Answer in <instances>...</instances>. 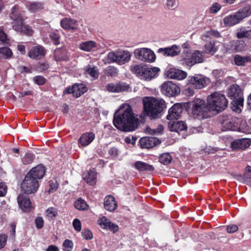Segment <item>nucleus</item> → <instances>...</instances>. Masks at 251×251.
Masks as SVG:
<instances>
[{"label": "nucleus", "mask_w": 251, "mask_h": 251, "mask_svg": "<svg viewBox=\"0 0 251 251\" xmlns=\"http://www.w3.org/2000/svg\"><path fill=\"white\" fill-rule=\"evenodd\" d=\"M75 206L76 209L80 210H84L88 208L86 202L81 199H78L75 201Z\"/></svg>", "instance_id": "40"}, {"label": "nucleus", "mask_w": 251, "mask_h": 251, "mask_svg": "<svg viewBox=\"0 0 251 251\" xmlns=\"http://www.w3.org/2000/svg\"><path fill=\"white\" fill-rule=\"evenodd\" d=\"M203 37L211 38L212 37H218L220 36V33L216 30H210L208 31L204 34Z\"/></svg>", "instance_id": "55"}, {"label": "nucleus", "mask_w": 251, "mask_h": 251, "mask_svg": "<svg viewBox=\"0 0 251 251\" xmlns=\"http://www.w3.org/2000/svg\"><path fill=\"white\" fill-rule=\"evenodd\" d=\"M159 160L161 164L166 165L171 162L172 157L169 153H163L160 155Z\"/></svg>", "instance_id": "38"}, {"label": "nucleus", "mask_w": 251, "mask_h": 251, "mask_svg": "<svg viewBox=\"0 0 251 251\" xmlns=\"http://www.w3.org/2000/svg\"><path fill=\"white\" fill-rule=\"evenodd\" d=\"M108 58L112 62L123 65L129 61L131 54L126 50H119L117 51L110 52L108 54Z\"/></svg>", "instance_id": "10"}, {"label": "nucleus", "mask_w": 251, "mask_h": 251, "mask_svg": "<svg viewBox=\"0 0 251 251\" xmlns=\"http://www.w3.org/2000/svg\"><path fill=\"white\" fill-rule=\"evenodd\" d=\"M182 111V104L178 103H176L169 109L167 118L170 121L175 119L177 120L181 117Z\"/></svg>", "instance_id": "17"}, {"label": "nucleus", "mask_w": 251, "mask_h": 251, "mask_svg": "<svg viewBox=\"0 0 251 251\" xmlns=\"http://www.w3.org/2000/svg\"><path fill=\"white\" fill-rule=\"evenodd\" d=\"M227 96L232 100L243 98L242 90L236 84H233L230 87L227 92Z\"/></svg>", "instance_id": "26"}, {"label": "nucleus", "mask_w": 251, "mask_h": 251, "mask_svg": "<svg viewBox=\"0 0 251 251\" xmlns=\"http://www.w3.org/2000/svg\"><path fill=\"white\" fill-rule=\"evenodd\" d=\"M204 52L207 54H213L217 50L214 42H209L204 45Z\"/></svg>", "instance_id": "37"}, {"label": "nucleus", "mask_w": 251, "mask_h": 251, "mask_svg": "<svg viewBox=\"0 0 251 251\" xmlns=\"http://www.w3.org/2000/svg\"><path fill=\"white\" fill-rule=\"evenodd\" d=\"M98 47V44L95 41H88L82 42L79 45V48L85 51H90Z\"/></svg>", "instance_id": "32"}, {"label": "nucleus", "mask_w": 251, "mask_h": 251, "mask_svg": "<svg viewBox=\"0 0 251 251\" xmlns=\"http://www.w3.org/2000/svg\"><path fill=\"white\" fill-rule=\"evenodd\" d=\"M161 91L165 95L170 97L177 95L180 93V90L176 84L171 81H167L162 84Z\"/></svg>", "instance_id": "13"}, {"label": "nucleus", "mask_w": 251, "mask_h": 251, "mask_svg": "<svg viewBox=\"0 0 251 251\" xmlns=\"http://www.w3.org/2000/svg\"><path fill=\"white\" fill-rule=\"evenodd\" d=\"M231 49L240 52L246 50V44L243 41L236 40L232 42Z\"/></svg>", "instance_id": "36"}, {"label": "nucleus", "mask_w": 251, "mask_h": 251, "mask_svg": "<svg viewBox=\"0 0 251 251\" xmlns=\"http://www.w3.org/2000/svg\"><path fill=\"white\" fill-rule=\"evenodd\" d=\"M0 54L6 59L11 58L13 55L12 50L8 47L0 48Z\"/></svg>", "instance_id": "39"}, {"label": "nucleus", "mask_w": 251, "mask_h": 251, "mask_svg": "<svg viewBox=\"0 0 251 251\" xmlns=\"http://www.w3.org/2000/svg\"><path fill=\"white\" fill-rule=\"evenodd\" d=\"M36 226L38 228H41L44 225V220L42 217H39L35 219Z\"/></svg>", "instance_id": "59"}, {"label": "nucleus", "mask_w": 251, "mask_h": 251, "mask_svg": "<svg viewBox=\"0 0 251 251\" xmlns=\"http://www.w3.org/2000/svg\"><path fill=\"white\" fill-rule=\"evenodd\" d=\"M166 5L169 9H174L176 6V1L175 0H167Z\"/></svg>", "instance_id": "60"}, {"label": "nucleus", "mask_w": 251, "mask_h": 251, "mask_svg": "<svg viewBox=\"0 0 251 251\" xmlns=\"http://www.w3.org/2000/svg\"><path fill=\"white\" fill-rule=\"evenodd\" d=\"M165 75L170 79L182 80L187 76V73L182 70L174 68H168L165 70Z\"/></svg>", "instance_id": "14"}, {"label": "nucleus", "mask_w": 251, "mask_h": 251, "mask_svg": "<svg viewBox=\"0 0 251 251\" xmlns=\"http://www.w3.org/2000/svg\"><path fill=\"white\" fill-rule=\"evenodd\" d=\"M168 127L172 131L179 132L187 129V126L183 121H170L168 123Z\"/></svg>", "instance_id": "27"}, {"label": "nucleus", "mask_w": 251, "mask_h": 251, "mask_svg": "<svg viewBox=\"0 0 251 251\" xmlns=\"http://www.w3.org/2000/svg\"><path fill=\"white\" fill-rule=\"evenodd\" d=\"M46 251H59V249L54 245L49 246Z\"/></svg>", "instance_id": "64"}, {"label": "nucleus", "mask_w": 251, "mask_h": 251, "mask_svg": "<svg viewBox=\"0 0 251 251\" xmlns=\"http://www.w3.org/2000/svg\"><path fill=\"white\" fill-rule=\"evenodd\" d=\"M181 56V64L190 68L196 64L202 62L204 55L199 50H195L193 52L190 50H183Z\"/></svg>", "instance_id": "8"}, {"label": "nucleus", "mask_w": 251, "mask_h": 251, "mask_svg": "<svg viewBox=\"0 0 251 251\" xmlns=\"http://www.w3.org/2000/svg\"><path fill=\"white\" fill-rule=\"evenodd\" d=\"M134 56L138 60L150 63L153 62L156 59L153 51L145 48L136 49L134 50Z\"/></svg>", "instance_id": "11"}, {"label": "nucleus", "mask_w": 251, "mask_h": 251, "mask_svg": "<svg viewBox=\"0 0 251 251\" xmlns=\"http://www.w3.org/2000/svg\"><path fill=\"white\" fill-rule=\"evenodd\" d=\"M234 63L238 66H244L248 63L251 62V57L250 56H241L236 55L234 57Z\"/></svg>", "instance_id": "33"}, {"label": "nucleus", "mask_w": 251, "mask_h": 251, "mask_svg": "<svg viewBox=\"0 0 251 251\" xmlns=\"http://www.w3.org/2000/svg\"><path fill=\"white\" fill-rule=\"evenodd\" d=\"M35 83L39 85H43L46 82V79L42 76H36L33 78Z\"/></svg>", "instance_id": "54"}, {"label": "nucleus", "mask_w": 251, "mask_h": 251, "mask_svg": "<svg viewBox=\"0 0 251 251\" xmlns=\"http://www.w3.org/2000/svg\"><path fill=\"white\" fill-rule=\"evenodd\" d=\"M58 215L57 210L54 207H50L46 211V215L48 219H53Z\"/></svg>", "instance_id": "43"}, {"label": "nucleus", "mask_w": 251, "mask_h": 251, "mask_svg": "<svg viewBox=\"0 0 251 251\" xmlns=\"http://www.w3.org/2000/svg\"><path fill=\"white\" fill-rule=\"evenodd\" d=\"M83 237L86 240H90L93 237L91 231L88 229H84L81 232Z\"/></svg>", "instance_id": "53"}, {"label": "nucleus", "mask_w": 251, "mask_h": 251, "mask_svg": "<svg viewBox=\"0 0 251 251\" xmlns=\"http://www.w3.org/2000/svg\"><path fill=\"white\" fill-rule=\"evenodd\" d=\"M134 166L139 171H153L154 170V168L152 165L142 161L136 162Z\"/></svg>", "instance_id": "34"}, {"label": "nucleus", "mask_w": 251, "mask_h": 251, "mask_svg": "<svg viewBox=\"0 0 251 251\" xmlns=\"http://www.w3.org/2000/svg\"><path fill=\"white\" fill-rule=\"evenodd\" d=\"M50 37L55 45H57L60 44V36L56 32H50Z\"/></svg>", "instance_id": "51"}, {"label": "nucleus", "mask_w": 251, "mask_h": 251, "mask_svg": "<svg viewBox=\"0 0 251 251\" xmlns=\"http://www.w3.org/2000/svg\"><path fill=\"white\" fill-rule=\"evenodd\" d=\"M86 72L87 74L89 75L93 79L97 78L99 76V73L95 67H91L90 66H87L86 69Z\"/></svg>", "instance_id": "41"}, {"label": "nucleus", "mask_w": 251, "mask_h": 251, "mask_svg": "<svg viewBox=\"0 0 251 251\" xmlns=\"http://www.w3.org/2000/svg\"><path fill=\"white\" fill-rule=\"evenodd\" d=\"M207 102L210 111L217 112L224 110L228 104L227 100L225 95L217 92L207 96Z\"/></svg>", "instance_id": "6"}, {"label": "nucleus", "mask_w": 251, "mask_h": 251, "mask_svg": "<svg viewBox=\"0 0 251 251\" xmlns=\"http://www.w3.org/2000/svg\"><path fill=\"white\" fill-rule=\"evenodd\" d=\"M109 153L112 156H116L118 154V150L116 148H112L109 150Z\"/></svg>", "instance_id": "63"}, {"label": "nucleus", "mask_w": 251, "mask_h": 251, "mask_svg": "<svg viewBox=\"0 0 251 251\" xmlns=\"http://www.w3.org/2000/svg\"><path fill=\"white\" fill-rule=\"evenodd\" d=\"M95 135L93 132H86L80 137L78 143L82 146L89 145L95 139Z\"/></svg>", "instance_id": "29"}, {"label": "nucleus", "mask_w": 251, "mask_h": 251, "mask_svg": "<svg viewBox=\"0 0 251 251\" xmlns=\"http://www.w3.org/2000/svg\"><path fill=\"white\" fill-rule=\"evenodd\" d=\"M0 41L2 43L9 45V40L7 38L6 34L0 28Z\"/></svg>", "instance_id": "50"}, {"label": "nucleus", "mask_w": 251, "mask_h": 251, "mask_svg": "<svg viewBox=\"0 0 251 251\" xmlns=\"http://www.w3.org/2000/svg\"><path fill=\"white\" fill-rule=\"evenodd\" d=\"M61 26L65 30H76L78 25V22L74 19L65 18L60 22Z\"/></svg>", "instance_id": "24"}, {"label": "nucleus", "mask_w": 251, "mask_h": 251, "mask_svg": "<svg viewBox=\"0 0 251 251\" xmlns=\"http://www.w3.org/2000/svg\"><path fill=\"white\" fill-rule=\"evenodd\" d=\"M144 111L146 115L156 118L166 107L165 101L161 99L147 97L143 100Z\"/></svg>", "instance_id": "2"}, {"label": "nucleus", "mask_w": 251, "mask_h": 251, "mask_svg": "<svg viewBox=\"0 0 251 251\" xmlns=\"http://www.w3.org/2000/svg\"><path fill=\"white\" fill-rule=\"evenodd\" d=\"M180 51L179 47L174 45L169 48H160L157 52L166 56H175L178 55Z\"/></svg>", "instance_id": "22"}, {"label": "nucleus", "mask_w": 251, "mask_h": 251, "mask_svg": "<svg viewBox=\"0 0 251 251\" xmlns=\"http://www.w3.org/2000/svg\"><path fill=\"white\" fill-rule=\"evenodd\" d=\"M219 122L222 125V129L223 131L240 130L242 131V123L240 126L239 125L240 120L231 115L224 114L220 116Z\"/></svg>", "instance_id": "9"}, {"label": "nucleus", "mask_w": 251, "mask_h": 251, "mask_svg": "<svg viewBox=\"0 0 251 251\" xmlns=\"http://www.w3.org/2000/svg\"><path fill=\"white\" fill-rule=\"evenodd\" d=\"M73 243L72 241L67 239L63 243V250L65 251H71L73 248Z\"/></svg>", "instance_id": "49"}, {"label": "nucleus", "mask_w": 251, "mask_h": 251, "mask_svg": "<svg viewBox=\"0 0 251 251\" xmlns=\"http://www.w3.org/2000/svg\"><path fill=\"white\" fill-rule=\"evenodd\" d=\"M139 142L142 148L147 149L151 148L161 143L158 139L153 137H142L140 139Z\"/></svg>", "instance_id": "20"}, {"label": "nucleus", "mask_w": 251, "mask_h": 251, "mask_svg": "<svg viewBox=\"0 0 251 251\" xmlns=\"http://www.w3.org/2000/svg\"><path fill=\"white\" fill-rule=\"evenodd\" d=\"M29 10L32 12H36L43 8V4L41 2H32L29 5Z\"/></svg>", "instance_id": "42"}, {"label": "nucleus", "mask_w": 251, "mask_h": 251, "mask_svg": "<svg viewBox=\"0 0 251 251\" xmlns=\"http://www.w3.org/2000/svg\"><path fill=\"white\" fill-rule=\"evenodd\" d=\"M222 8L221 4L217 2H214L209 7V12L211 14L217 13Z\"/></svg>", "instance_id": "48"}, {"label": "nucleus", "mask_w": 251, "mask_h": 251, "mask_svg": "<svg viewBox=\"0 0 251 251\" xmlns=\"http://www.w3.org/2000/svg\"><path fill=\"white\" fill-rule=\"evenodd\" d=\"M38 180L27 174L22 183V190L27 194L36 192L38 188Z\"/></svg>", "instance_id": "12"}, {"label": "nucleus", "mask_w": 251, "mask_h": 251, "mask_svg": "<svg viewBox=\"0 0 251 251\" xmlns=\"http://www.w3.org/2000/svg\"><path fill=\"white\" fill-rule=\"evenodd\" d=\"M243 98L233 100L231 103L232 110L238 113H240L242 111V108L243 107Z\"/></svg>", "instance_id": "35"}, {"label": "nucleus", "mask_w": 251, "mask_h": 251, "mask_svg": "<svg viewBox=\"0 0 251 251\" xmlns=\"http://www.w3.org/2000/svg\"><path fill=\"white\" fill-rule=\"evenodd\" d=\"M163 127L162 125H159L156 128H147V132L151 135L160 134L163 132Z\"/></svg>", "instance_id": "44"}, {"label": "nucleus", "mask_w": 251, "mask_h": 251, "mask_svg": "<svg viewBox=\"0 0 251 251\" xmlns=\"http://www.w3.org/2000/svg\"><path fill=\"white\" fill-rule=\"evenodd\" d=\"M244 178L246 179L251 178V167L248 166L246 169V172L244 174Z\"/></svg>", "instance_id": "62"}, {"label": "nucleus", "mask_w": 251, "mask_h": 251, "mask_svg": "<svg viewBox=\"0 0 251 251\" xmlns=\"http://www.w3.org/2000/svg\"><path fill=\"white\" fill-rule=\"evenodd\" d=\"M242 132L250 134L251 133V119L249 121V125H247L246 121H242Z\"/></svg>", "instance_id": "46"}, {"label": "nucleus", "mask_w": 251, "mask_h": 251, "mask_svg": "<svg viewBox=\"0 0 251 251\" xmlns=\"http://www.w3.org/2000/svg\"><path fill=\"white\" fill-rule=\"evenodd\" d=\"M137 124L138 119L134 116L132 108L128 104H123L114 114L113 124L122 131L134 130Z\"/></svg>", "instance_id": "1"}, {"label": "nucleus", "mask_w": 251, "mask_h": 251, "mask_svg": "<svg viewBox=\"0 0 251 251\" xmlns=\"http://www.w3.org/2000/svg\"><path fill=\"white\" fill-rule=\"evenodd\" d=\"M23 12L20 10L17 6H14L10 14V18L13 20V28L22 34L31 36L33 34V30L28 25L23 23Z\"/></svg>", "instance_id": "3"}, {"label": "nucleus", "mask_w": 251, "mask_h": 251, "mask_svg": "<svg viewBox=\"0 0 251 251\" xmlns=\"http://www.w3.org/2000/svg\"><path fill=\"white\" fill-rule=\"evenodd\" d=\"M132 72L141 79L150 81L157 77L160 72L157 67H148L147 66L136 65L132 67Z\"/></svg>", "instance_id": "7"}, {"label": "nucleus", "mask_w": 251, "mask_h": 251, "mask_svg": "<svg viewBox=\"0 0 251 251\" xmlns=\"http://www.w3.org/2000/svg\"><path fill=\"white\" fill-rule=\"evenodd\" d=\"M34 159L33 154L30 153H27L25 154V156L22 158V162L23 164L27 165L32 162Z\"/></svg>", "instance_id": "47"}, {"label": "nucleus", "mask_w": 251, "mask_h": 251, "mask_svg": "<svg viewBox=\"0 0 251 251\" xmlns=\"http://www.w3.org/2000/svg\"><path fill=\"white\" fill-rule=\"evenodd\" d=\"M251 145V139L242 138L233 141L231 144V147L233 150H244L249 147Z\"/></svg>", "instance_id": "23"}, {"label": "nucleus", "mask_w": 251, "mask_h": 251, "mask_svg": "<svg viewBox=\"0 0 251 251\" xmlns=\"http://www.w3.org/2000/svg\"><path fill=\"white\" fill-rule=\"evenodd\" d=\"M210 111L207 103L201 99H195L189 103L188 112L194 118L204 119Z\"/></svg>", "instance_id": "4"}, {"label": "nucleus", "mask_w": 251, "mask_h": 251, "mask_svg": "<svg viewBox=\"0 0 251 251\" xmlns=\"http://www.w3.org/2000/svg\"><path fill=\"white\" fill-rule=\"evenodd\" d=\"M237 37L238 38H251V30H245L241 29L237 33Z\"/></svg>", "instance_id": "45"}, {"label": "nucleus", "mask_w": 251, "mask_h": 251, "mask_svg": "<svg viewBox=\"0 0 251 251\" xmlns=\"http://www.w3.org/2000/svg\"><path fill=\"white\" fill-rule=\"evenodd\" d=\"M83 178L90 185H93L96 184L97 179V173L94 169L90 170L89 171L83 173Z\"/></svg>", "instance_id": "30"}, {"label": "nucleus", "mask_w": 251, "mask_h": 251, "mask_svg": "<svg viewBox=\"0 0 251 251\" xmlns=\"http://www.w3.org/2000/svg\"><path fill=\"white\" fill-rule=\"evenodd\" d=\"M238 229V226L235 225H231L228 226L226 227L227 231L231 233L236 232Z\"/></svg>", "instance_id": "61"}, {"label": "nucleus", "mask_w": 251, "mask_h": 251, "mask_svg": "<svg viewBox=\"0 0 251 251\" xmlns=\"http://www.w3.org/2000/svg\"><path fill=\"white\" fill-rule=\"evenodd\" d=\"M18 202L21 209L24 212H29L32 205L29 197L24 194H21L18 198Z\"/></svg>", "instance_id": "21"}, {"label": "nucleus", "mask_w": 251, "mask_h": 251, "mask_svg": "<svg viewBox=\"0 0 251 251\" xmlns=\"http://www.w3.org/2000/svg\"><path fill=\"white\" fill-rule=\"evenodd\" d=\"M107 75L114 76L118 74V70L117 69L113 66H109L105 70Z\"/></svg>", "instance_id": "52"}, {"label": "nucleus", "mask_w": 251, "mask_h": 251, "mask_svg": "<svg viewBox=\"0 0 251 251\" xmlns=\"http://www.w3.org/2000/svg\"><path fill=\"white\" fill-rule=\"evenodd\" d=\"M251 15V5L248 4L236 12L227 15L223 19L225 26H232L240 23L243 19Z\"/></svg>", "instance_id": "5"}, {"label": "nucleus", "mask_w": 251, "mask_h": 251, "mask_svg": "<svg viewBox=\"0 0 251 251\" xmlns=\"http://www.w3.org/2000/svg\"><path fill=\"white\" fill-rule=\"evenodd\" d=\"M106 88L109 92L119 93L128 91L129 86L125 83H110L107 85Z\"/></svg>", "instance_id": "25"}, {"label": "nucleus", "mask_w": 251, "mask_h": 251, "mask_svg": "<svg viewBox=\"0 0 251 251\" xmlns=\"http://www.w3.org/2000/svg\"><path fill=\"white\" fill-rule=\"evenodd\" d=\"M45 173V168L42 165H39L32 168L27 175L36 180L41 179Z\"/></svg>", "instance_id": "28"}, {"label": "nucleus", "mask_w": 251, "mask_h": 251, "mask_svg": "<svg viewBox=\"0 0 251 251\" xmlns=\"http://www.w3.org/2000/svg\"><path fill=\"white\" fill-rule=\"evenodd\" d=\"M46 54L45 49L41 45H38L32 47L29 50L28 56L31 59H40Z\"/></svg>", "instance_id": "16"}, {"label": "nucleus", "mask_w": 251, "mask_h": 251, "mask_svg": "<svg viewBox=\"0 0 251 251\" xmlns=\"http://www.w3.org/2000/svg\"><path fill=\"white\" fill-rule=\"evenodd\" d=\"M98 224L102 229L109 230L113 233L117 232L119 229L118 225L112 223L106 217L103 216L98 220Z\"/></svg>", "instance_id": "18"}, {"label": "nucleus", "mask_w": 251, "mask_h": 251, "mask_svg": "<svg viewBox=\"0 0 251 251\" xmlns=\"http://www.w3.org/2000/svg\"><path fill=\"white\" fill-rule=\"evenodd\" d=\"M73 226L74 229L76 231H80L81 230V224L80 220L78 219H75L73 222Z\"/></svg>", "instance_id": "56"}, {"label": "nucleus", "mask_w": 251, "mask_h": 251, "mask_svg": "<svg viewBox=\"0 0 251 251\" xmlns=\"http://www.w3.org/2000/svg\"><path fill=\"white\" fill-rule=\"evenodd\" d=\"M7 192V186L3 182L0 183V197L5 196Z\"/></svg>", "instance_id": "58"}, {"label": "nucleus", "mask_w": 251, "mask_h": 251, "mask_svg": "<svg viewBox=\"0 0 251 251\" xmlns=\"http://www.w3.org/2000/svg\"><path fill=\"white\" fill-rule=\"evenodd\" d=\"M189 81L195 88L201 89L207 85L209 82V80L203 75H196L190 77Z\"/></svg>", "instance_id": "15"}, {"label": "nucleus", "mask_w": 251, "mask_h": 251, "mask_svg": "<svg viewBox=\"0 0 251 251\" xmlns=\"http://www.w3.org/2000/svg\"><path fill=\"white\" fill-rule=\"evenodd\" d=\"M104 208L108 211H113L117 207V203L115 198L112 196H106L104 202Z\"/></svg>", "instance_id": "31"}, {"label": "nucleus", "mask_w": 251, "mask_h": 251, "mask_svg": "<svg viewBox=\"0 0 251 251\" xmlns=\"http://www.w3.org/2000/svg\"><path fill=\"white\" fill-rule=\"evenodd\" d=\"M87 90V87L85 85L80 83L75 84L72 88H67L66 91L67 93H72L74 97L78 98L82 94L86 93Z\"/></svg>", "instance_id": "19"}, {"label": "nucleus", "mask_w": 251, "mask_h": 251, "mask_svg": "<svg viewBox=\"0 0 251 251\" xmlns=\"http://www.w3.org/2000/svg\"><path fill=\"white\" fill-rule=\"evenodd\" d=\"M7 236L5 234L0 235V249L3 248L7 242Z\"/></svg>", "instance_id": "57"}]
</instances>
